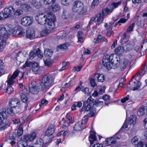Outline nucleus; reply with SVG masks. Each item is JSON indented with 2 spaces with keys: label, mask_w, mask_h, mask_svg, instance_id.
<instances>
[{
  "label": "nucleus",
  "mask_w": 147,
  "mask_h": 147,
  "mask_svg": "<svg viewBox=\"0 0 147 147\" xmlns=\"http://www.w3.org/2000/svg\"><path fill=\"white\" fill-rule=\"evenodd\" d=\"M19 73L20 71L18 70H16L13 73L10 78H8L7 82L8 85H11L14 83V80L18 76Z\"/></svg>",
  "instance_id": "ddd939ff"
},
{
  "label": "nucleus",
  "mask_w": 147,
  "mask_h": 147,
  "mask_svg": "<svg viewBox=\"0 0 147 147\" xmlns=\"http://www.w3.org/2000/svg\"><path fill=\"white\" fill-rule=\"evenodd\" d=\"M103 105V101L96 100H95L94 102L92 108L94 109V110H95L96 107H100L101 108Z\"/></svg>",
  "instance_id": "a878e982"
},
{
  "label": "nucleus",
  "mask_w": 147,
  "mask_h": 147,
  "mask_svg": "<svg viewBox=\"0 0 147 147\" xmlns=\"http://www.w3.org/2000/svg\"><path fill=\"white\" fill-rule=\"evenodd\" d=\"M91 108L92 110L93 109L92 108V107ZM93 109V111H91L87 115H85L84 116H87L88 117H88H93L96 114V110H95V109L94 110V109Z\"/></svg>",
  "instance_id": "603ef678"
},
{
  "label": "nucleus",
  "mask_w": 147,
  "mask_h": 147,
  "mask_svg": "<svg viewBox=\"0 0 147 147\" xmlns=\"http://www.w3.org/2000/svg\"><path fill=\"white\" fill-rule=\"evenodd\" d=\"M14 9L12 7L8 8H6L4 9V13L5 17L6 18L10 16L11 14L14 12Z\"/></svg>",
  "instance_id": "a211bd4d"
},
{
  "label": "nucleus",
  "mask_w": 147,
  "mask_h": 147,
  "mask_svg": "<svg viewBox=\"0 0 147 147\" xmlns=\"http://www.w3.org/2000/svg\"><path fill=\"white\" fill-rule=\"evenodd\" d=\"M5 108H2L0 110V123H2L3 119H6L9 115Z\"/></svg>",
  "instance_id": "4468645a"
},
{
  "label": "nucleus",
  "mask_w": 147,
  "mask_h": 147,
  "mask_svg": "<svg viewBox=\"0 0 147 147\" xmlns=\"http://www.w3.org/2000/svg\"><path fill=\"white\" fill-rule=\"evenodd\" d=\"M94 99L90 97L88 98L86 101H84L83 102V105L81 109V112L85 111H88L90 110L91 108V105L92 104Z\"/></svg>",
  "instance_id": "0eeeda50"
},
{
  "label": "nucleus",
  "mask_w": 147,
  "mask_h": 147,
  "mask_svg": "<svg viewBox=\"0 0 147 147\" xmlns=\"http://www.w3.org/2000/svg\"><path fill=\"white\" fill-rule=\"evenodd\" d=\"M66 33L63 31H61L59 32L57 34V36L59 38H61V39L64 38L66 36Z\"/></svg>",
  "instance_id": "c03bdc74"
},
{
  "label": "nucleus",
  "mask_w": 147,
  "mask_h": 147,
  "mask_svg": "<svg viewBox=\"0 0 147 147\" xmlns=\"http://www.w3.org/2000/svg\"><path fill=\"white\" fill-rule=\"evenodd\" d=\"M7 40L0 38V52L3 51L6 45Z\"/></svg>",
  "instance_id": "e433bc0d"
},
{
  "label": "nucleus",
  "mask_w": 147,
  "mask_h": 147,
  "mask_svg": "<svg viewBox=\"0 0 147 147\" xmlns=\"http://www.w3.org/2000/svg\"><path fill=\"white\" fill-rule=\"evenodd\" d=\"M147 114V108L146 107L142 106L137 111V114L139 116H141L144 114Z\"/></svg>",
  "instance_id": "4be33fe9"
},
{
  "label": "nucleus",
  "mask_w": 147,
  "mask_h": 147,
  "mask_svg": "<svg viewBox=\"0 0 147 147\" xmlns=\"http://www.w3.org/2000/svg\"><path fill=\"white\" fill-rule=\"evenodd\" d=\"M69 113H67L66 116V121L67 123L68 124H69L70 123H72L71 119L72 118L69 116Z\"/></svg>",
  "instance_id": "3c124183"
},
{
  "label": "nucleus",
  "mask_w": 147,
  "mask_h": 147,
  "mask_svg": "<svg viewBox=\"0 0 147 147\" xmlns=\"http://www.w3.org/2000/svg\"><path fill=\"white\" fill-rule=\"evenodd\" d=\"M142 45L141 46V48L140 50V53L141 55H144V51H145L147 48V42L146 41H144L142 43Z\"/></svg>",
  "instance_id": "72a5a7b5"
},
{
  "label": "nucleus",
  "mask_w": 147,
  "mask_h": 147,
  "mask_svg": "<svg viewBox=\"0 0 147 147\" xmlns=\"http://www.w3.org/2000/svg\"><path fill=\"white\" fill-rule=\"evenodd\" d=\"M55 0H43V3L45 4H49L55 2Z\"/></svg>",
  "instance_id": "680f3d73"
},
{
  "label": "nucleus",
  "mask_w": 147,
  "mask_h": 147,
  "mask_svg": "<svg viewBox=\"0 0 147 147\" xmlns=\"http://www.w3.org/2000/svg\"><path fill=\"white\" fill-rule=\"evenodd\" d=\"M106 141L107 143L109 145L114 144L116 142L115 139L113 137L106 139Z\"/></svg>",
  "instance_id": "4c0bfd02"
},
{
  "label": "nucleus",
  "mask_w": 147,
  "mask_h": 147,
  "mask_svg": "<svg viewBox=\"0 0 147 147\" xmlns=\"http://www.w3.org/2000/svg\"><path fill=\"white\" fill-rule=\"evenodd\" d=\"M95 134V132L92 131L89 137V141L91 144H93L95 141H96V137Z\"/></svg>",
  "instance_id": "2f4dec72"
},
{
  "label": "nucleus",
  "mask_w": 147,
  "mask_h": 147,
  "mask_svg": "<svg viewBox=\"0 0 147 147\" xmlns=\"http://www.w3.org/2000/svg\"><path fill=\"white\" fill-rule=\"evenodd\" d=\"M11 108L12 107H11V108H8L7 109V113L8 114H9L11 116H13L14 115V113L13 109Z\"/></svg>",
  "instance_id": "13d9d810"
},
{
  "label": "nucleus",
  "mask_w": 147,
  "mask_h": 147,
  "mask_svg": "<svg viewBox=\"0 0 147 147\" xmlns=\"http://www.w3.org/2000/svg\"><path fill=\"white\" fill-rule=\"evenodd\" d=\"M44 54L46 57H51L53 54V51L50 49L45 50L44 52Z\"/></svg>",
  "instance_id": "a18cd8bd"
},
{
  "label": "nucleus",
  "mask_w": 147,
  "mask_h": 147,
  "mask_svg": "<svg viewBox=\"0 0 147 147\" xmlns=\"http://www.w3.org/2000/svg\"><path fill=\"white\" fill-rule=\"evenodd\" d=\"M20 7L22 10L28 11L30 10L31 8V6L28 3H21L20 5Z\"/></svg>",
  "instance_id": "c756f323"
},
{
  "label": "nucleus",
  "mask_w": 147,
  "mask_h": 147,
  "mask_svg": "<svg viewBox=\"0 0 147 147\" xmlns=\"http://www.w3.org/2000/svg\"><path fill=\"white\" fill-rule=\"evenodd\" d=\"M35 50L37 51L36 55L39 58H42L43 57V55L39 48H38L37 49Z\"/></svg>",
  "instance_id": "bf43d9fd"
},
{
  "label": "nucleus",
  "mask_w": 147,
  "mask_h": 147,
  "mask_svg": "<svg viewBox=\"0 0 147 147\" xmlns=\"http://www.w3.org/2000/svg\"><path fill=\"white\" fill-rule=\"evenodd\" d=\"M47 17L43 13H39L37 14L36 19L37 22L41 25H44L47 22Z\"/></svg>",
  "instance_id": "6e6552de"
},
{
  "label": "nucleus",
  "mask_w": 147,
  "mask_h": 147,
  "mask_svg": "<svg viewBox=\"0 0 147 147\" xmlns=\"http://www.w3.org/2000/svg\"><path fill=\"white\" fill-rule=\"evenodd\" d=\"M13 32V29L11 25L0 24V38L7 40L8 35H11Z\"/></svg>",
  "instance_id": "f03ea898"
},
{
  "label": "nucleus",
  "mask_w": 147,
  "mask_h": 147,
  "mask_svg": "<svg viewBox=\"0 0 147 147\" xmlns=\"http://www.w3.org/2000/svg\"><path fill=\"white\" fill-rule=\"evenodd\" d=\"M69 15L68 11L66 10H64L63 12L61 15L62 18L64 19H66Z\"/></svg>",
  "instance_id": "4d7b16f0"
},
{
  "label": "nucleus",
  "mask_w": 147,
  "mask_h": 147,
  "mask_svg": "<svg viewBox=\"0 0 147 147\" xmlns=\"http://www.w3.org/2000/svg\"><path fill=\"white\" fill-rule=\"evenodd\" d=\"M136 117L134 115L131 116L127 121L126 122L129 125L134 124L136 122Z\"/></svg>",
  "instance_id": "f704fd0d"
},
{
  "label": "nucleus",
  "mask_w": 147,
  "mask_h": 147,
  "mask_svg": "<svg viewBox=\"0 0 147 147\" xmlns=\"http://www.w3.org/2000/svg\"><path fill=\"white\" fill-rule=\"evenodd\" d=\"M23 133L22 124H20L19 126L18 130L17 135L20 136H22Z\"/></svg>",
  "instance_id": "79ce46f5"
},
{
  "label": "nucleus",
  "mask_w": 147,
  "mask_h": 147,
  "mask_svg": "<svg viewBox=\"0 0 147 147\" xmlns=\"http://www.w3.org/2000/svg\"><path fill=\"white\" fill-rule=\"evenodd\" d=\"M54 126L53 125H50L49 126L45 132V135L47 136L52 135L55 132Z\"/></svg>",
  "instance_id": "aec40b11"
},
{
  "label": "nucleus",
  "mask_w": 147,
  "mask_h": 147,
  "mask_svg": "<svg viewBox=\"0 0 147 147\" xmlns=\"http://www.w3.org/2000/svg\"><path fill=\"white\" fill-rule=\"evenodd\" d=\"M36 137V133L33 132L25 136L24 137L23 139L27 142L32 141Z\"/></svg>",
  "instance_id": "f3484780"
},
{
  "label": "nucleus",
  "mask_w": 147,
  "mask_h": 147,
  "mask_svg": "<svg viewBox=\"0 0 147 147\" xmlns=\"http://www.w3.org/2000/svg\"><path fill=\"white\" fill-rule=\"evenodd\" d=\"M129 125V124H128V123L126 122V121L125 122L119 131L121 130H123L124 129L127 128L128 127V125Z\"/></svg>",
  "instance_id": "338daca9"
},
{
  "label": "nucleus",
  "mask_w": 147,
  "mask_h": 147,
  "mask_svg": "<svg viewBox=\"0 0 147 147\" xmlns=\"http://www.w3.org/2000/svg\"><path fill=\"white\" fill-rule=\"evenodd\" d=\"M112 7L109 5L107 8L103 9L101 13L103 14L104 16L110 14L113 11Z\"/></svg>",
  "instance_id": "393cba45"
},
{
  "label": "nucleus",
  "mask_w": 147,
  "mask_h": 147,
  "mask_svg": "<svg viewBox=\"0 0 147 147\" xmlns=\"http://www.w3.org/2000/svg\"><path fill=\"white\" fill-rule=\"evenodd\" d=\"M29 3L36 9H39L41 7V4L39 2H37L36 0H29Z\"/></svg>",
  "instance_id": "cd10ccee"
},
{
  "label": "nucleus",
  "mask_w": 147,
  "mask_h": 147,
  "mask_svg": "<svg viewBox=\"0 0 147 147\" xmlns=\"http://www.w3.org/2000/svg\"><path fill=\"white\" fill-rule=\"evenodd\" d=\"M141 74V73H136L132 77L129 82V84L133 86L136 84V86L133 88V90L134 91L138 90L140 87L141 83L137 80V79H138L139 78V75H140Z\"/></svg>",
  "instance_id": "423d86ee"
},
{
  "label": "nucleus",
  "mask_w": 147,
  "mask_h": 147,
  "mask_svg": "<svg viewBox=\"0 0 147 147\" xmlns=\"http://www.w3.org/2000/svg\"><path fill=\"white\" fill-rule=\"evenodd\" d=\"M48 21L47 26V29L42 30L40 33V37L45 36L49 34L51 31L53 30L55 27V22L56 21V17L52 13L49 12L48 13Z\"/></svg>",
  "instance_id": "f257e3e1"
},
{
  "label": "nucleus",
  "mask_w": 147,
  "mask_h": 147,
  "mask_svg": "<svg viewBox=\"0 0 147 147\" xmlns=\"http://www.w3.org/2000/svg\"><path fill=\"white\" fill-rule=\"evenodd\" d=\"M68 44L66 43V44H63L59 45L57 47L59 49H67L68 46Z\"/></svg>",
  "instance_id": "49530a36"
},
{
  "label": "nucleus",
  "mask_w": 147,
  "mask_h": 147,
  "mask_svg": "<svg viewBox=\"0 0 147 147\" xmlns=\"http://www.w3.org/2000/svg\"><path fill=\"white\" fill-rule=\"evenodd\" d=\"M33 22V19L30 16H26L23 18L21 20V24L24 26H30Z\"/></svg>",
  "instance_id": "9d476101"
},
{
  "label": "nucleus",
  "mask_w": 147,
  "mask_h": 147,
  "mask_svg": "<svg viewBox=\"0 0 147 147\" xmlns=\"http://www.w3.org/2000/svg\"><path fill=\"white\" fill-rule=\"evenodd\" d=\"M7 40L0 38V52L3 51L6 45Z\"/></svg>",
  "instance_id": "c9c22d12"
},
{
  "label": "nucleus",
  "mask_w": 147,
  "mask_h": 147,
  "mask_svg": "<svg viewBox=\"0 0 147 147\" xmlns=\"http://www.w3.org/2000/svg\"><path fill=\"white\" fill-rule=\"evenodd\" d=\"M26 34L27 38L31 39H32L34 38L35 36L34 31L32 28L27 29Z\"/></svg>",
  "instance_id": "6ab92c4d"
},
{
  "label": "nucleus",
  "mask_w": 147,
  "mask_h": 147,
  "mask_svg": "<svg viewBox=\"0 0 147 147\" xmlns=\"http://www.w3.org/2000/svg\"><path fill=\"white\" fill-rule=\"evenodd\" d=\"M87 9L84 7L83 3L81 2L76 1L73 4L72 6V10L79 14L84 15L87 12Z\"/></svg>",
  "instance_id": "7ed1b4c3"
},
{
  "label": "nucleus",
  "mask_w": 147,
  "mask_h": 147,
  "mask_svg": "<svg viewBox=\"0 0 147 147\" xmlns=\"http://www.w3.org/2000/svg\"><path fill=\"white\" fill-rule=\"evenodd\" d=\"M99 3L98 0H93L91 4V7L92 8H94L96 7Z\"/></svg>",
  "instance_id": "864d4df0"
},
{
  "label": "nucleus",
  "mask_w": 147,
  "mask_h": 147,
  "mask_svg": "<svg viewBox=\"0 0 147 147\" xmlns=\"http://www.w3.org/2000/svg\"><path fill=\"white\" fill-rule=\"evenodd\" d=\"M62 4L65 5H67L71 3L72 0H61Z\"/></svg>",
  "instance_id": "052dcab7"
},
{
  "label": "nucleus",
  "mask_w": 147,
  "mask_h": 147,
  "mask_svg": "<svg viewBox=\"0 0 147 147\" xmlns=\"http://www.w3.org/2000/svg\"><path fill=\"white\" fill-rule=\"evenodd\" d=\"M129 63L128 60L124 59L123 61H121L120 65V67L121 70L123 71L125 69Z\"/></svg>",
  "instance_id": "473e14b6"
},
{
  "label": "nucleus",
  "mask_w": 147,
  "mask_h": 147,
  "mask_svg": "<svg viewBox=\"0 0 147 147\" xmlns=\"http://www.w3.org/2000/svg\"><path fill=\"white\" fill-rule=\"evenodd\" d=\"M69 65V63L68 62H63L62 64V66L61 68L59 70V71H61L65 69L68 68Z\"/></svg>",
  "instance_id": "a19ab883"
},
{
  "label": "nucleus",
  "mask_w": 147,
  "mask_h": 147,
  "mask_svg": "<svg viewBox=\"0 0 147 147\" xmlns=\"http://www.w3.org/2000/svg\"><path fill=\"white\" fill-rule=\"evenodd\" d=\"M18 30H18L16 31V33L17 34L21 35L22 36H24L25 35V33L22 30H20V28H18Z\"/></svg>",
  "instance_id": "e2e57ef3"
},
{
  "label": "nucleus",
  "mask_w": 147,
  "mask_h": 147,
  "mask_svg": "<svg viewBox=\"0 0 147 147\" xmlns=\"http://www.w3.org/2000/svg\"><path fill=\"white\" fill-rule=\"evenodd\" d=\"M135 23H133L130 25L127 29V31L128 32H129L133 31L134 27L135 26Z\"/></svg>",
  "instance_id": "de8ad7c7"
},
{
  "label": "nucleus",
  "mask_w": 147,
  "mask_h": 147,
  "mask_svg": "<svg viewBox=\"0 0 147 147\" xmlns=\"http://www.w3.org/2000/svg\"><path fill=\"white\" fill-rule=\"evenodd\" d=\"M27 145V142L24 139L23 140L19 141L18 143V147H26Z\"/></svg>",
  "instance_id": "ea45409f"
},
{
  "label": "nucleus",
  "mask_w": 147,
  "mask_h": 147,
  "mask_svg": "<svg viewBox=\"0 0 147 147\" xmlns=\"http://www.w3.org/2000/svg\"><path fill=\"white\" fill-rule=\"evenodd\" d=\"M103 14L101 13L96 17L95 22L97 25L98 26L101 24L103 21Z\"/></svg>",
  "instance_id": "5701e85b"
},
{
  "label": "nucleus",
  "mask_w": 147,
  "mask_h": 147,
  "mask_svg": "<svg viewBox=\"0 0 147 147\" xmlns=\"http://www.w3.org/2000/svg\"><path fill=\"white\" fill-rule=\"evenodd\" d=\"M121 1H119L116 3L113 2L111 3L110 5L111 7H112L113 9L114 8L118 7L121 4Z\"/></svg>",
  "instance_id": "09e8293b"
},
{
  "label": "nucleus",
  "mask_w": 147,
  "mask_h": 147,
  "mask_svg": "<svg viewBox=\"0 0 147 147\" xmlns=\"http://www.w3.org/2000/svg\"><path fill=\"white\" fill-rule=\"evenodd\" d=\"M103 42H107L108 40L104 37L101 35H99L97 37L94 39L93 41V43L95 44H97Z\"/></svg>",
  "instance_id": "dca6fc26"
},
{
  "label": "nucleus",
  "mask_w": 147,
  "mask_h": 147,
  "mask_svg": "<svg viewBox=\"0 0 147 147\" xmlns=\"http://www.w3.org/2000/svg\"><path fill=\"white\" fill-rule=\"evenodd\" d=\"M29 89L30 92L33 94H36L38 92V87L35 81L32 82L29 85Z\"/></svg>",
  "instance_id": "9b49d317"
},
{
  "label": "nucleus",
  "mask_w": 147,
  "mask_h": 147,
  "mask_svg": "<svg viewBox=\"0 0 147 147\" xmlns=\"http://www.w3.org/2000/svg\"><path fill=\"white\" fill-rule=\"evenodd\" d=\"M60 7V6L58 4L53 5L49 6L48 10L50 12H56L59 9Z\"/></svg>",
  "instance_id": "b1692460"
},
{
  "label": "nucleus",
  "mask_w": 147,
  "mask_h": 147,
  "mask_svg": "<svg viewBox=\"0 0 147 147\" xmlns=\"http://www.w3.org/2000/svg\"><path fill=\"white\" fill-rule=\"evenodd\" d=\"M23 13L22 10L20 9H17L14 12V15L16 16H19Z\"/></svg>",
  "instance_id": "6e6d98bb"
},
{
  "label": "nucleus",
  "mask_w": 147,
  "mask_h": 147,
  "mask_svg": "<svg viewBox=\"0 0 147 147\" xmlns=\"http://www.w3.org/2000/svg\"><path fill=\"white\" fill-rule=\"evenodd\" d=\"M138 140L139 137L138 136H135L131 139V142L134 145H136L139 142Z\"/></svg>",
  "instance_id": "37998d69"
},
{
  "label": "nucleus",
  "mask_w": 147,
  "mask_h": 147,
  "mask_svg": "<svg viewBox=\"0 0 147 147\" xmlns=\"http://www.w3.org/2000/svg\"><path fill=\"white\" fill-rule=\"evenodd\" d=\"M113 54L110 55H106L104 56L102 59V64L106 67V65L108 66L109 63H111L113 60Z\"/></svg>",
  "instance_id": "1a4fd4ad"
},
{
  "label": "nucleus",
  "mask_w": 147,
  "mask_h": 147,
  "mask_svg": "<svg viewBox=\"0 0 147 147\" xmlns=\"http://www.w3.org/2000/svg\"><path fill=\"white\" fill-rule=\"evenodd\" d=\"M20 95L21 100L24 102L26 103L28 101V98L27 96L23 93H21Z\"/></svg>",
  "instance_id": "58836bf2"
},
{
  "label": "nucleus",
  "mask_w": 147,
  "mask_h": 147,
  "mask_svg": "<svg viewBox=\"0 0 147 147\" xmlns=\"http://www.w3.org/2000/svg\"><path fill=\"white\" fill-rule=\"evenodd\" d=\"M9 106L11 107H19L20 105V102L16 98H14L9 101Z\"/></svg>",
  "instance_id": "2eb2a0df"
},
{
  "label": "nucleus",
  "mask_w": 147,
  "mask_h": 147,
  "mask_svg": "<svg viewBox=\"0 0 147 147\" xmlns=\"http://www.w3.org/2000/svg\"><path fill=\"white\" fill-rule=\"evenodd\" d=\"M142 71H141V74L142 75L144 74L146 71L147 69V67L145 64H143L141 68Z\"/></svg>",
  "instance_id": "5fc2aeb1"
},
{
  "label": "nucleus",
  "mask_w": 147,
  "mask_h": 147,
  "mask_svg": "<svg viewBox=\"0 0 147 147\" xmlns=\"http://www.w3.org/2000/svg\"><path fill=\"white\" fill-rule=\"evenodd\" d=\"M125 50L122 46H119L117 47L115 50L116 54L119 55H121L124 52Z\"/></svg>",
  "instance_id": "c85d7f7f"
},
{
  "label": "nucleus",
  "mask_w": 147,
  "mask_h": 147,
  "mask_svg": "<svg viewBox=\"0 0 147 147\" xmlns=\"http://www.w3.org/2000/svg\"><path fill=\"white\" fill-rule=\"evenodd\" d=\"M13 88L10 86H8L6 92H7L8 94L11 93L13 91Z\"/></svg>",
  "instance_id": "69168bd1"
},
{
  "label": "nucleus",
  "mask_w": 147,
  "mask_h": 147,
  "mask_svg": "<svg viewBox=\"0 0 147 147\" xmlns=\"http://www.w3.org/2000/svg\"><path fill=\"white\" fill-rule=\"evenodd\" d=\"M120 59L119 57H116L112 61L111 63L108 64V66L106 65V68L108 70H110L111 68H114L117 67L119 64Z\"/></svg>",
  "instance_id": "f8f14e48"
},
{
  "label": "nucleus",
  "mask_w": 147,
  "mask_h": 147,
  "mask_svg": "<svg viewBox=\"0 0 147 147\" xmlns=\"http://www.w3.org/2000/svg\"><path fill=\"white\" fill-rule=\"evenodd\" d=\"M90 85L92 87H94L96 86L97 85L95 83L94 79L93 78H91L90 79Z\"/></svg>",
  "instance_id": "0e129e2a"
},
{
  "label": "nucleus",
  "mask_w": 147,
  "mask_h": 147,
  "mask_svg": "<svg viewBox=\"0 0 147 147\" xmlns=\"http://www.w3.org/2000/svg\"><path fill=\"white\" fill-rule=\"evenodd\" d=\"M82 67V66L81 65L76 67L73 69V70L74 72L79 71L80 70Z\"/></svg>",
  "instance_id": "774afa93"
},
{
  "label": "nucleus",
  "mask_w": 147,
  "mask_h": 147,
  "mask_svg": "<svg viewBox=\"0 0 147 147\" xmlns=\"http://www.w3.org/2000/svg\"><path fill=\"white\" fill-rule=\"evenodd\" d=\"M32 69L35 74L38 73L41 71V68L36 63H33L32 64Z\"/></svg>",
  "instance_id": "412c9836"
},
{
  "label": "nucleus",
  "mask_w": 147,
  "mask_h": 147,
  "mask_svg": "<svg viewBox=\"0 0 147 147\" xmlns=\"http://www.w3.org/2000/svg\"><path fill=\"white\" fill-rule=\"evenodd\" d=\"M53 79L50 75H45L42 76V83L44 85L43 90H45L46 88L49 87L53 84Z\"/></svg>",
  "instance_id": "20e7f679"
},
{
  "label": "nucleus",
  "mask_w": 147,
  "mask_h": 147,
  "mask_svg": "<svg viewBox=\"0 0 147 147\" xmlns=\"http://www.w3.org/2000/svg\"><path fill=\"white\" fill-rule=\"evenodd\" d=\"M88 117L84 116L81 121H79L76 123L74 126V131H78L83 129L85 127V125L88 120Z\"/></svg>",
  "instance_id": "39448f33"
},
{
  "label": "nucleus",
  "mask_w": 147,
  "mask_h": 147,
  "mask_svg": "<svg viewBox=\"0 0 147 147\" xmlns=\"http://www.w3.org/2000/svg\"><path fill=\"white\" fill-rule=\"evenodd\" d=\"M37 51L34 50L31 52L29 54V58L31 59H32L34 57L36 56V54Z\"/></svg>",
  "instance_id": "8fccbe9b"
},
{
  "label": "nucleus",
  "mask_w": 147,
  "mask_h": 147,
  "mask_svg": "<svg viewBox=\"0 0 147 147\" xmlns=\"http://www.w3.org/2000/svg\"><path fill=\"white\" fill-rule=\"evenodd\" d=\"M94 76L98 82H102L105 80V76L102 74L96 73L94 74Z\"/></svg>",
  "instance_id": "7c9ffc66"
},
{
  "label": "nucleus",
  "mask_w": 147,
  "mask_h": 147,
  "mask_svg": "<svg viewBox=\"0 0 147 147\" xmlns=\"http://www.w3.org/2000/svg\"><path fill=\"white\" fill-rule=\"evenodd\" d=\"M33 145L34 147H42L44 145L43 140L41 138H38Z\"/></svg>",
  "instance_id": "bb28decb"
}]
</instances>
